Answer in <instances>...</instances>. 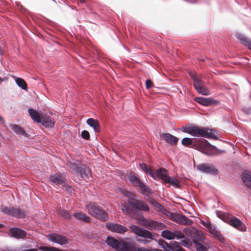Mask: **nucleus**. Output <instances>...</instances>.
I'll return each mask as SVG.
<instances>
[{
    "label": "nucleus",
    "instance_id": "f257e3e1",
    "mask_svg": "<svg viewBox=\"0 0 251 251\" xmlns=\"http://www.w3.org/2000/svg\"><path fill=\"white\" fill-rule=\"evenodd\" d=\"M124 194L129 197L130 199L124 204L122 205L121 209L126 214H130L135 210H144L148 211L149 206L142 201H140L132 198L133 194L127 191L124 192Z\"/></svg>",
    "mask_w": 251,
    "mask_h": 251
},
{
    "label": "nucleus",
    "instance_id": "f03ea898",
    "mask_svg": "<svg viewBox=\"0 0 251 251\" xmlns=\"http://www.w3.org/2000/svg\"><path fill=\"white\" fill-rule=\"evenodd\" d=\"M68 166L72 172L82 178H88L91 175L90 169L86 165L81 164L80 161L69 162Z\"/></svg>",
    "mask_w": 251,
    "mask_h": 251
},
{
    "label": "nucleus",
    "instance_id": "7ed1b4c3",
    "mask_svg": "<svg viewBox=\"0 0 251 251\" xmlns=\"http://www.w3.org/2000/svg\"><path fill=\"white\" fill-rule=\"evenodd\" d=\"M217 215L224 222L229 224L241 231L245 230L244 224L237 218L222 211H217Z\"/></svg>",
    "mask_w": 251,
    "mask_h": 251
},
{
    "label": "nucleus",
    "instance_id": "20e7f679",
    "mask_svg": "<svg viewBox=\"0 0 251 251\" xmlns=\"http://www.w3.org/2000/svg\"><path fill=\"white\" fill-rule=\"evenodd\" d=\"M212 130L207 128L200 127L197 126H192L185 128L184 131L194 136L202 137L207 138H215L216 137L211 132Z\"/></svg>",
    "mask_w": 251,
    "mask_h": 251
},
{
    "label": "nucleus",
    "instance_id": "39448f33",
    "mask_svg": "<svg viewBox=\"0 0 251 251\" xmlns=\"http://www.w3.org/2000/svg\"><path fill=\"white\" fill-rule=\"evenodd\" d=\"M88 212L94 217L101 221H105L108 219L106 213L101 209L100 207L95 202H90L86 205Z\"/></svg>",
    "mask_w": 251,
    "mask_h": 251
},
{
    "label": "nucleus",
    "instance_id": "423d86ee",
    "mask_svg": "<svg viewBox=\"0 0 251 251\" xmlns=\"http://www.w3.org/2000/svg\"><path fill=\"white\" fill-rule=\"evenodd\" d=\"M193 80V85L196 91L203 95H209V91L205 86L204 82L202 80L201 75H198L195 73L190 74Z\"/></svg>",
    "mask_w": 251,
    "mask_h": 251
},
{
    "label": "nucleus",
    "instance_id": "0eeeda50",
    "mask_svg": "<svg viewBox=\"0 0 251 251\" xmlns=\"http://www.w3.org/2000/svg\"><path fill=\"white\" fill-rule=\"evenodd\" d=\"M207 141L205 140L199 139H190L189 138H184L181 140V144L183 146H191L193 148L199 150L202 147L205 145Z\"/></svg>",
    "mask_w": 251,
    "mask_h": 251
},
{
    "label": "nucleus",
    "instance_id": "6e6552de",
    "mask_svg": "<svg viewBox=\"0 0 251 251\" xmlns=\"http://www.w3.org/2000/svg\"><path fill=\"white\" fill-rule=\"evenodd\" d=\"M128 179L133 186L139 187L143 192L151 193V190L144 184L140 179L133 173H131L128 176Z\"/></svg>",
    "mask_w": 251,
    "mask_h": 251
},
{
    "label": "nucleus",
    "instance_id": "1a4fd4ad",
    "mask_svg": "<svg viewBox=\"0 0 251 251\" xmlns=\"http://www.w3.org/2000/svg\"><path fill=\"white\" fill-rule=\"evenodd\" d=\"M184 231L186 234H190V236L194 238V244H200L205 239V237L202 232L199 231L196 228H185Z\"/></svg>",
    "mask_w": 251,
    "mask_h": 251
},
{
    "label": "nucleus",
    "instance_id": "9d476101",
    "mask_svg": "<svg viewBox=\"0 0 251 251\" xmlns=\"http://www.w3.org/2000/svg\"><path fill=\"white\" fill-rule=\"evenodd\" d=\"M0 211L10 216L16 218H23L25 217V214L23 211L19 208L12 207L1 206Z\"/></svg>",
    "mask_w": 251,
    "mask_h": 251
},
{
    "label": "nucleus",
    "instance_id": "9b49d317",
    "mask_svg": "<svg viewBox=\"0 0 251 251\" xmlns=\"http://www.w3.org/2000/svg\"><path fill=\"white\" fill-rule=\"evenodd\" d=\"M130 228L133 232L140 237L151 240L154 239L151 232L141 227L133 225L130 226Z\"/></svg>",
    "mask_w": 251,
    "mask_h": 251
},
{
    "label": "nucleus",
    "instance_id": "f8f14e48",
    "mask_svg": "<svg viewBox=\"0 0 251 251\" xmlns=\"http://www.w3.org/2000/svg\"><path fill=\"white\" fill-rule=\"evenodd\" d=\"M29 114L32 119L36 123H41L45 127H47V122L44 120L42 113H39L36 110L29 108Z\"/></svg>",
    "mask_w": 251,
    "mask_h": 251
},
{
    "label": "nucleus",
    "instance_id": "ddd939ff",
    "mask_svg": "<svg viewBox=\"0 0 251 251\" xmlns=\"http://www.w3.org/2000/svg\"><path fill=\"white\" fill-rule=\"evenodd\" d=\"M174 222L182 225L190 226L193 224V221L187 218V217L182 214H179L174 213L171 218Z\"/></svg>",
    "mask_w": 251,
    "mask_h": 251
},
{
    "label": "nucleus",
    "instance_id": "4468645a",
    "mask_svg": "<svg viewBox=\"0 0 251 251\" xmlns=\"http://www.w3.org/2000/svg\"><path fill=\"white\" fill-rule=\"evenodd\" d=\"M151 177L155 180H159L160 179L166 181V179L169 177L168 171L164 168H160L157 170H153Z\"/></svg>",
    "mask_w": 251,
    "mask_h": 251
},
{
    "label": "nucleus",
    "instance_id": "2eb2a0df",
    "mask_svg": "<svg viewBox=\"0 0 251 251\" xmlns=\"http://www.w3.org/2000/svg\"><path fill=\"white\" fill-rule=\"evenodd\" d=\"M144 226L148 229L151 230H161L166 227L164 224L151 220H146Z\"/></svg>",
    "mask_w": 251,
    "mask_h": 251
},
{
    "label": "nucleus",
    "instance_id": "dca6fc26",
    "mask_svg": "<svg viewBox=\"0 0 251 251\" xmlns=\"http://www.w3.org/2000/svg\"><path fill=\"white\" fill-rule=\"evenodd\" d=\"M197 169L206 174L216 175L218 173V170L213 165L206 163L201 164L197 166Z\"/></svg>",
    "mask_w": 251,
    "mask_h": 251
},
{
    "label": "nucleus",
    "instance_id": "f3484780",
    "mask_svg": "<svg viewBox=\"0 0 251 251\" xmlns=\"http://www.w3.org/2000/svg\"><path fill=\"white\" fill-rule=\"evenodd\" d=\"M48 239L54 243L61 245L68 243V239L65 236L56 233L48 235Z\"/></svg>",
    "mask_w": 251,
    "mask_h": 251
},
{
    "label": "nucleus",
    "instance_id": "a211bd4d",
    "mask_svg": "<svg viewBox=\"0 0 251 251\" xmlns=\"http://www.w3.org/2000/svg\"><path fill=\"white\" fill-rule=\"evenodd\" d=\"M196 101L204 106H210L219 104V101L210 98L198 97L195 99Z\"/></svg>",
    "mask_w": 251,
    "mask_h": 251
},
{
    "label": "nucleus",
    "instance_id": "6ab92c4d",
    "mask_svg": "<svg viewBox=\"0 0 251 251\" xmlns=\"http://www.w3.org/2000/svg\"><path fill=\"white\" fill-rule=\"evenodd\" d=\"M9 235L16 239H22L26 236V232L21 228L12 227L9 229Z\"/></svg>",
    "mask_w": 251,
    "mask_h": 251
},
{
    "label": "nucleus",
    "instance_id": "aec40b11",
    "mask_svg": "<svg viewBox=\"0 0 251 251\" xmlns=\"http://www.w3.org/2000/svg\"><path fill=\"white\" fill-rule=\"evenodd\" d=\"M106 227L111 231L119 233H124L127 230L126 227L119 224L109 223L106 225Z\"/></svg>",
    "mask_w": 251,
    "mask_h": 251
},
{
    "label": "nucleus",
    "instance_id": "412c9836",
    "mask_svg": "<svg viewBox=\"0 0 251 251\" xmlns=\"http://www.w3.org/2000/svg\"><path fill=\"white\" fill-rule=\"evenodd\" d=\"M161 137L165 142L171 145H176L178 140L176 137L168 133L162 134Z\"/></svg>",
    "mask_w": 251,
    "mask_h": 251
},
{
    "label": "nucleus",
    "instance_id": "4be33fe9",
    "mask_svg": "<svg viewBox=\"0 0 251 251\" xmlns=\"http://www.w3.org/2000/svg\"><path fill=\"white\" fill-rule=\"evenodd\" d=\"M106 243L108 246L117 250L120 248V241L114 237H108Z\"/></svg>",
    "mask_w": 251,
    "mask_h": 251
},
{
    "label": "nucleus",
    "instance_id": "5701e85b",
    "mask_svg": "<svg viewBox=\"0 0 251 251\" xmlns=\"http://www.w3.org/2000/svg\"><path fill=\"white\" fill-rule=\"evenodd\" d=\"M50 181L55 185H61L65 183L66 179L61 176L55 175L50 176Z\"/></svg>",
    "mask_w": 251,
    "mask_h": 251
},
{
    "label": "nucleus",
    "instance_id": "b1692460",
    "mask_svg": "<svg viewBox=\"0 0 251 251\" xmlns=\"http://www.w3.org/2000/svg\"><path fill=\"white\" fill-rule=\"evenodd\" d=\"M87 124L90 126L92 127L96 132H99L100 131V125L97 120L93 118H89L87 119Z\"/></svg>",
    "mask_w": 251,
    "mask_h": 251
},
{
    "label": "nucleus",
    "instance_id": "393cba45",
    "mask_svg": "<svg viewBox=\"0 0 251 251\" xmlns=\"http://www.w3.org/2000/svg\"><path fill=\"white\" fill-rule=\"evenodd\" d=\"M76 219L85 222H90V218L89 216L82 212H75L73 215Z\"/></svg>",
    "mask_w": 251,
    "mask_h": 251
},
{
    "label": "nucleus",
    "instance_id": "a878e982",
    "mask_svg": "<svg viewBox=\"0 0 251 251\" xmlns=\"http://www.w3.org/2000/svg\"><path fill=\"white\" fill-rule=\"evenodd\" d=\"M237 38L241 42L242 44L251 50V40L245 36L244 35L238 34H237Z\"/></svg>",
    "mask_w": 251,
    "mask_h": 251
},
{
    "label": "nucleus",
    "instance_id": "bb28decb",
    "mask_svg": "<svg viewBox=\"0 0 251 251\" xmlns=\"http://www.w3.org/2000/svg\"><path fill=\"white\" fill-rule=\"evenodd\" d=\"M165 183H169L170 185L176 188L180 187V181L179 179L173 177H171L169 176L167 179H166Z\"/></svg>",
    "mask_w": 251,
    "mask_h": 251
},
{
    "label": "nucleus",
    "instance_id": "cd10ccee",
    "mask_svg": "<svg viewBox=\"0 0 251 251\" xmlns=\"http://www.w3.org/2000/svg\"><path fill=\"white\" fill-rule=\"evenodd\" d=\"M10 127L18 135L20 136L26 135V133L24 129L18 125L13 124L10 125Z\"/></svg>",
    "mask_w": 251,
    "mask_h": 251
},
{
    "label": "nucleus",
    "instance_id": "c85d7f7f",
    "mask_svg": "<svg viewBox=\"0 0 251 251\" xmlns=\"http://www.w3.org/2000/svg\"><path fill=\"white\" fill-rule=\"evenodd\" d=\"M241 178L244 183L251 189V176L248 174H243Z\"/></svg>",
    "mask_w": 251,
    "mask_h": 251
},
{
    "label": "nucleus",
    "instance_id": "c756f323",
    "mask_svg": "<svg viewBox=\"0 0 251 251\" xmlns=\"http://www.w3.org/2000/svg\"><path fill=\"white\" fill-rule=\"evenodd\" d=\"M118 251H132L131 247L125 241H120V248Z\"/></svg>",
    "mask_w": 251,
    "mask_h": 251
},
{
    "label": "nucleus",
    "instance_id": "7c9ffc66",
    "mask_svg": "<svg viewBox=\"0 0 251 251\" xmlns=\"http://www.w3.org/2000/svg\"><path fill=\"white\" fill-rule=\"evenodd\" d=\"M161 236L168 240H172L175 239L174 232L168 230H163L161 233Z\"/></svg>",
    "mask_w": 251,
    "mask_h": 251
},
{
    "label": "nucleus",
    "instance_id": "2f4dec72",
    "mask_svg": "<svg viewBox=\"0 0 251 251\" xmlns=\"http://www.w3.org/2000/svg\"><path fill=\"white\" fill-rule=\"evenodd\" d=\"M15 81L17 85L22 89L25 90L27 89V86L25 81L21 78L17 77Z\"/></svg>",
    "mask_w": 251,
    "mask_h": 251
},
{
    "label": "nucleus",
    "instance_id": "473e14b6",
    "mask_svg": "<svg viewBox=\"0 0 251 251\" xmlns=\"http://www.w3.org/2000/svg\"><path fill=\"white\" fill-rule=\"evenodd\" d=\"M139 166L143 171H145L147 174H149L151 176L153 171L151 168L149 167L145 163L140 164Z\"/></svg>",
    "mask_w": 251,
    "mask_h": 251
},
{
    "label": "nucleus",
    "instance_id": "72a5a7b5",
    "mask_svg": "<svg viewBox=\"0 0 251 251\" xmlns=\"http://www.w3.org/2000/svg\"><path fill=\"white\" fill-rule=\"evenodd\" d=\"M207 227H208L209 229L210 232L213 234L214 236L216 237L220 236V233L215 230L214 228H213V226L211 225L210 223L207 224L206 226Z\"/></svg>",
    "mask_w": 251,
    "mask_h": 251
},
{
    "label": "nucleus",
    "instance_id": "f704fd0d",
    "mask_svg": "<svg viewBox=\"0 0 251 251\" xmlns=\"http://www.w3.org/2000/svg\"><path fill=\"white\" fill-rule=\"evenodd\" d=\"M159 243L162 248L166 250V251H170V250L172 249L170 246L163 240L160 239L159 240Z\"/></svg>",
    "mask_w": 251,
    "mask_h": 251
},
{
    "label": "nucleus",
    "instance_id": "c9c22d12",
    "mask_svg": "<svg viewBox=\"0 0 251 251\" xmlns=\"http://www.w3.org/2000/svg\"><path fill=\"white\" fill-rule=\"evenodd\" d=\"M159 210H160L161 212H162L164 214L166 215L167 217H169L171 219L172 217L173 214L174 213H171L166 208H164L162 206H161V207H160L159 209Z\"/></svg>",
    "mask_w": 251,
    "mask_h": 251
},
{
    "label": "nucleus",
    "instance_id": "e433bc0d",
    "mask_svg": "<svg viewBox=\"0 0 251 251\" xmlns=\"http://www.w3.org/2000/svg\"><path fill=\"white\" fill-rule=\"evenodd\" d=\"M60 215L66 219L71 218V216L67 210H61L59 212Z\"/></svg>",
    "mask_w": 251,
    "mask_h": 251
},
{
    "label": "nucleus",
    "instance_id": "4c0bfd02",
    "mask_svg": "<svg viewBox=\"0 0 251 251\" xmlns=\"http://www.w3.org/2000/svg\"><path fill=\"white\" fill-rule=\"evenodd\" d=\"M175 239L176 238L177 239H182L185 237V236L183 233H182L179 230H175L174 231Z\"/></svg>",
    "mask_w": 251,
    "mask_h": 251
},
{
    "label": "nucleus",
    "instance_id": "58836bf2",
    "mask_svg": "<svg viewBox=\"0 0 251 251\" xmlns=\"http://www.w3.org/2000/svg\"><path fill=\"white\" fill-rule=\"evenodd\" d=\"M63 189L64 190L67 191L70 194H72L73 193H74V189L71 186H68L67 185H63Z\"/></svg>",
    "mask_w": 251,
    "mask_h": 251
},
{
    "label": "nucleus",
    "instance_id": "ea45409f",
    "mask_svg": "<svg viewBox=\"0 0 251 251\" xmlns=\"http://www.w3.org/2000/svg\"><path fill=\"white\" fill-rule=\"evenodd\" d=\"M81 137L82 138L85 140H88L90 138V134L87 130H83L81 132Z\"/></svg>",
    "mask_w": 251,
    "mask_h": 251
},
{
    "label": "nucleus",
    "instance_id": "a19ab883",
    "mask_svg": "<svg viewBox=\"0 0 251 251\" xmlns=\"http://www.w3.org/2000/svg\"><path fill=\"white\" fill-rule=\"evenodd\" d=\"M197 247V251H207L206 248L201 244H194Z\"/></svg>",
    "mask_w": 251,
    "mask_h": 251
},
{
    "label": "nucleus",
    "instance_id": "79ce46f5",
    "mask_svg": "<svg viewBox=\"0 0 251 251\" xmlns=\"http://www.w3.org/2000/svg\"><path fill=\"white\" fill-rule=\"evenodd\" d=\"M150 201L152 205H153L154 206H155L158 210L160 207H161L162 205L160 203H159L158 202H157L155 200L151 198Z\"/></svg>",
    "mask_w": 251,
    "mask_h": 251
},
{
    "label": "nucleus",
    "instance_id": "37998d69",
    "mask_svg": "<svg viewBox=\"0 0 251 251\" xmlns=\"http://www.w3.org/2000/svg\"><path fill=\"white\" fill-rule=\"evenodd\" d=\"M146 87L147 89H149L153 87V83L151 79H147L146 81Z\"/></svg>",
    "mask_w": 251,
    "mask_h": 251
},
{
    "label": "nucleus",
    "instance_id": "c03bdc74",
    "mask_svg": "<svg viewBox=\"0 0 251 251\" xmlns=\"http://www.w3.org/2000/svg\"><path fill=\"white\" fill-rule=\"evenodd\" d=\"M54 125V121L53 118L48 116V127H52Z\"/></svg>",
    "mask_w": 251,
    "mask_h": 251
},
{
    "label": "nucleus",
    "instance_id": "a18cd8bd",
    "mask_svg": "<svg viewBox=\"0 0 251 251\" xmlns=\"http://www.w3.org/2000/svg\"><path fill=\"white\" fill-rule=\"evenodd\" d=\"M182 245L185 247H188L190 244L187 240H183L182 242Z\"/></svg>",
    "mask_w": 251,
    "mask_h": 251
},
{
    "label": "nucleus",
    "instance_id": "49530a36",
    "mask_svg": "<svg viewBox=\"0 0 251 251\" xmlns=\"http://www.w3.org/2000/svg\"><path fill=\"white\" fill-rule=\"evenodd\" d=\"M137 251H151L149 250H147L145 248H138L137 249Z\"/></svg>",
    "mask_w": 251,
    "mask_h": 251
},
{
    "label": "nucleus",
    "instance_id": "de8ad7c7",
    "mask_svg": "<svg viewBox=\"0 0 251 251\" xmlns=\"http://www.w3.org/2000/svg\"><path fill=\"white\" fill-rule=\"evenodd\" d=\"M176 251H186L184 249L181 247H179L176 249Z\"/></svg>",
    "mask_w": 251,
    "mask_h": 251
},
{
    "label": "nucleus",
    "instance_id": "09e8293b",
    "mask_svg": "<svg viewBox=\"0 0 251 251\" xmlns=\"http://www.w3.org/2000/svg\"><path fill=\"white\" fill-rule=\"evenodd\" d=\"M41 250L44 251H47V247H41Z\"/></svg>",
    "mask_w": 251,
    "mask_h": 251
},
{
    "label": "nucleus",
    "instance_id": "8fccbe9b",
    "mask_svg": "<svg viewBox=\"0 0 251 251\" xmlns=\"http://www.w3.org/2000/svg\"><path fill=\"white\" fill-rule=\"evenodd\" d=\"M220 240L221 241V242H223L224 240V238H220Z\"/></svg>",
    "mask_w": 251,
    "mask_h": 251
},
{
    "label": "nucleus",
    "instance_id": "3c124183",
    "mask_svg": "<svg viewBox=\"0 0 251 251\" xmlns=\"http://www.w3.org/2000/svg\"><path fill=\"white\" fill-rule=\"evenodd\" d=\"M1 52H2L1 49V48L0 47V55H1Z\"/></svg>",
    "mask_w": 251,
    "mask_h": 251
},
{
    "label": "nucleus",
    "instance_id": "603ef678",
    "mask_svg": "<svg viewBox=\"0 0 251 251\" xmlns=\"http://www.w3.org/2000/svg\"><path fill=\"white\" fill-rule=\"evenodd\" d=\"M50 114H51V115L52 114V113H51V112H50Z\"/></svg>",
    "mask_w": 251,
    "mask_h": 251
},
{
    "label": "nucleus",
    "instance_id": "864d4df0",
    "mask_svg": "<svg viewBox=\"0 0 251 251\" xmlns=\"http://www.w3.org/2000/svg\"><path fill=\"white\" fill-rule=\"evenodd\" d=\"M1 224H0V227H1Z\"/></svg>",
    "mask_w": 251,
    "mask_h": 251
}]
</instances>
